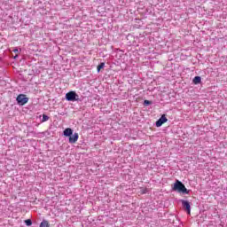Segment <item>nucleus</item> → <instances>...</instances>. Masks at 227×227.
<instances>
[{
	"instance_id": "ddd939ff",
	"label": "nucleus",
	"mask_w": 227,
	"mask_h": 227,
	"mask_svg": "<svg viewBox=\"0 0 227 227\" xmlns=\"http://www.w3.org/2000/svg\"><path fill=\"white\" fill-rule=\"evenodd\" d=\"M144 106H152V101L148 99L144 100Z\"/></svg>"
},
{
	"instance_id": "f03ea898",
	"label": "nucleus",
	"mask_w": 227,
	"mask_h": 227,
	"mask_svg": "<svg viewBox=\"0 0 227 227\" xmlns=\"http://www.w3.org/2000/svg\"><path fill=\"white\" fill-rule=\"evenodd\" d=\"M66 100H67V102H81L79 95L74 90H71L66 94Z\"/></svg>"
},
{
	"instance_id": "9b49d317",
	"label": "nucleus",
	"mask_w": 227,
	"mask_h": 227,
	"mask_svg": "<svg viewBox=\"0 0 227 227\" xmlns=\"http://www.w3.org/2000/svg\"><path fill=\"white\" fill-rule=\"evenodd\" d=\"M26 226H31L33 224V221L31 219H27L24 221Z\"/></svg>"
},
{
	"instance_id": "39448f33",
	"label": "nucleus",
	"mask_w": 227,
	"mask_h": 227,
	"mask_svg": "<svg viewBox=\"0 0 227 227\" xmlns=\"http://www.w3.org/2000/svg\"><path fill=\"white\" fill-rule=\"evenodd\" d=\"M166 122H168V118L166 117V114H162L159 121H156L155 125L156 127H162Z\"/></svg>"
},
{
	"instance_id": "7ed1b4c3",
	"label": "nucleus",
	"mask_w": 227,
	"mask_h": 227,
	"mask_svg": "<svg viewBox=\"0 0 227 227\" xmlns=\"http://www.w3.org/2000/svg\"><path fill=\"white\" fill-rule=\"evenodd\" d=\"M18 106H26L29 102V98L26 97V94H19L16 98Z\"/></svg>"
},
{
	"instance_id": "1a4fd4ad",
	"label": "nucleus",
	"mask_w": 227,
	"mask_h": 227,
	"mask_svg": "<svg viewBox=\"0 0 227 227\" xmlns=\"http://www.w3.org/2000/svg\"><path fill=\"white\" fill-rule=\"evenodd\" d=\"M51 224L49 223V221L47 220H43V222L40 223L39 227H50Z\"/></svg>"
},
{
	"instance_id": "9d476101",
	"label": "nucleus",
	"mask_w": 227,
	"mask_h": 227,
	"mask_svg": "<svg viewBox=\"0 0 227 227\" xmlns=\"http://www.w3.org/2000/svg\"><path fill=\"white\" fill-rule=\"evenodd\" d=\"M104 67H106V62H101L99 65L97 67L98 73H100V70H103Z\"/></svg>"
},
{
	"instance_id": "20e7f679",
	"label": "nucleus",
	"mask_w": 227,
	"mask_h": 227,
	"mask_svg": "<svg viewBox=\"0 0 227 227\" xmlns=\"http://www.w3.org/2000/svg\"><path fill=\"white\" fill-rule=\"evenodd\" d=\"M179 201H180V203H182V207H183L184 212H186L188 214V215H191V202H189V200H180Z\"/></svg>"
},
{
	"instance_id": "6e6552de",
	"label": "nucleus",
	"mask_w": 227,
	"mask_h": 227,
	"mask_svg": "<svg viewBox=\"0 0 227 227\" xmlns=\"http://www.w3.org/2000/svg\"><path fill=\"white\" fill-rule=\"evenodd\" d=\"M192 82L193 84H201V76H195Z\"/></svg>"
},
{
	"instance_id": "4468645a",
	"label": "nucleus",
	"mask_w": 227,
	"mask_h": 227,
	"mask_svg": "<svg viewBox=\"0 0 227 227\" xmlns=\"http://www.w3.org/2000/svg\"><path fill=\"white\" fill-rule=\"evenodd\" d=\"M12 52H15V55L13 56V58H19V49L12 50Z\"/></svg>"
},
{
	"instance_id": "0eeeda50",
	"label": "nucleus",
	"mask_w": 227,
	"mask_h": 227,
	"mask_svg": "<svg viewBox=\"0 0 227 227\" xmlns=\"http://www.w3.org/2000/svg\"><path fill=\"white\" fill-rule=\"evenodd\" d=\"M72 134H74V129H72V128H67L63 131V136L65 137H69L70 136H72Z\"/></svg>"
},
{
	"instance_id": "423d86ee",
	"label": "nucleus",
	"mask_w": 227,
	"mask_h": 227,
	"mask_svg": "<svg viewBox=\"0 0 227 227\" xmlns=\"http://www.w3.org/2000/svg\"><path fill=\"white\" fill-rule=\"evenodd\" d=\"M78 139H79V134L78 133L72 134L69 137L70 145H74V143H77Z\"/></svg>"
},
{
	"instance_id": "f257e3e1",
	"label": "nucleus",
	"mask_w": 227,
	"mask_h": 227,
	"mask_svg": "<svg viewBox=\"0 0 227 227\" xmlns=\"http://www.w3.org/2000/svg\"><path fill=\"white\" fill-rule=\"evenodd\" d=\"M172 190L176 192H179L180 194H189V192H191V190H187L185 188V184H184V183L178 179H176L174 183Z\"/></svg>"
},
{
	"instance_id": "dca6fc26",
	"label": "nucleus",
	"mask_w": 227,
	"mask_h": 227,
	"mask_svg": "<svg viewBox=\"0 0 227 227\" xmlns=\"http://www.w3.org/2000/svg\"><path fill=\"white\" fill-rule=\"evenodd\" d=\"M145 192H146L145 191L143 192V194H145Z\"/></svg>"
},
{
	"instance_id": "2eb2a0df",
	"label": "nucleus",
	"mask_w": 227,
	"mask_h": 227,
	"mask_svg": "<svg viewBox=\"0 0 227 227\" xmlns=\"http://www.w3.org/2000/svg\"><path fill=\"white\" fill-rule=\"evenodd\" d=\"M145 192H146L145 191L143 192V194H145Z\"/></svg>"
},
{
	"instance_id": "f8f14e48",
	"label": "nucleus",
	"mask_w": 227,
	"mask_h": 227,
	"mask_svg": "<svg viewBox=\"0 0 227 227\" xmlns=\"http://www.w3.org/2000/svg\"><path fill=\"white\" fill-rule=\"evenodd\" d=\"M48 120H49V115L43 114L42 122L43 123V122H45V121H48Z\"/></svg>"
}]
</instances>
